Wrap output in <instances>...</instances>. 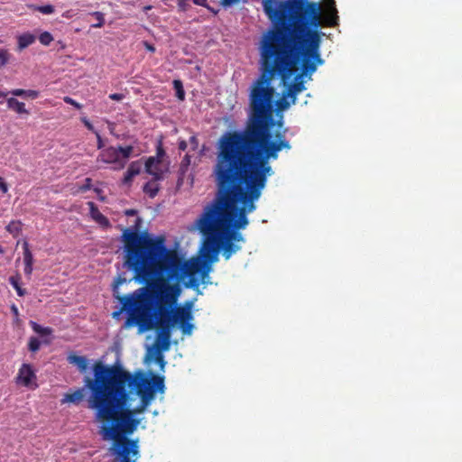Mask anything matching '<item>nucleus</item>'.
<instances>
[{"instance_id": "obj_1", "label": "nucleus", "mask_w": 462, "mask_h": 462, "mask_svg": "<svg viewBox=\"0 0 462 462\" xmlns=\"http://www.w3.org/2000/svg\"><path fill=\"white\" fill-rule=\"evenodd\" d=\"M258 50L260 75L250 88L247 121L243 130L227 131L218 139L213 167L217 192L194 222L206 236L204 255L211 260L220 249L226 260L241 249L236 243L245 239L239 230L248 225L247 214L255 210L254 203L273 173L269 161L291 148L285 131H272L275 125L272 81L278 77L285 85L297 59L281 39L266 32Z\"/></svg>"}, {"instance_id": "obj_2", "label": "nucleus", "mask_w": 462, "mask_h": 462, "mask_svg": "<svg viewBox=\"0 0 462 462\" xmlns=\"http://www.w3.org/2000/svg\"><path fill=\"white\" fill-rule=\"evenodd\" d=\"M142 219L137 217L133 227L123 228L120 241L124 248V266L133 272V280L143 286L129 294L116 296L121 303L120 311L127 313L126 328L137 326L141 332L157 329L156 337L171 340V328L179 325L184 335L193 330L191 303L177 306L181 293V283L185 287L199 289L200 274L202 281L210 271V264L217 261L204 255V244L199 258L185 260L176 249L168 248L165 237L151 236L140 232Z\"/></svg>"}, {"instance_id": "obj_3", "label": "nucleus", "mask_w": 462, "mask_h": 462, "mask_svg": "<svg viewBox=\"0 0 462 462\" xmlns=\"http://www.w3.org/2000/svg\"><path fill=\"white\" fill-rule=\"evenodd\" d=\"M92 370L93 377L86 376L83 382L90 393L88 407L96 411L97 420L134 433L140 424L134 415L145 411L156 391L163 392V377L133 375L121 366L106 365L100 361L93 365Z\"/></svg>"}, {"instance_id": "obj_4", "label": "nucleus", "mask_w": 462, "mask_h": 462, "mask_svg": "<svg viewBox=\"0 0 462 462\" xmlns=\"http://www.w3.org/2000/svg\"><path fill=\"white\" fill-rule=\"evenodd\" d=\"M263 9L273 23L265 32L280 30L291 42H304L320 25V7L316 2L264 0Z\"/></svg>"}, {"instance_id": "obj_5", "label": "nucleus", "mask_w": 462, "mask_h": 462, "mask_svg": "<svg viewBox=\"0 0 462 462\" xmlns=\"http://www.w3.org/2000/svg\"><path fill=\"white\" fill-rule=\"evenodd\" d=\"M271 35H275L281 39L282 42L291 51L297 59L295 70L292 72L293 81L284 85L286 86L285 91L294 105L298 94L306 89L304 77L311 79V75L317 70L318 66L324 63L319 52L320 33L319 32H311L309 39H305L304 42H291L280 30L266 32V36Z\"/></svg>"}, {"instance_id": "obj_6", "label": "nucleus", "mask_w": 462, "mask_h": 462, "mask_svg": "<svg viewBox=\"0 0 462 462\" xmlns=\"http://www.w3.org/2000/svg\"><path fill=\"white\" fill-rule=\"evenodd\" d=\"M100 434L103 439L113 441L110 451L115 457V462H137L139 458L138 439L128 438L133 433H127L117 427L103 423Z\"/></svg>"}, {"instance_id": "obj_7", "label": "nucleus", "mask_w": 462, "mask_h": 462, "mask_svg": "<svg viewBox=\"0 0 462 462\" xmlns=\"http://www.w3.org/2000/svg\"><path fill=\"white\" fill-rule=\"evenodd\" d=\"M134 148L132 145L109 146L103 149L97 158V162L112 164L114 170H122L132 157Z\"/></svg>"}, {"instance_id": "obj_8", "label": "nucleus", "mask_w": 462, "mask_h": 462, "mask_svg": "<svg viewBox=\"0 0 462 462\" xmlns=\"http://www.w3.org/2000/svg\"><path fill=\"white\" fill-rule=\"evenodd\" d=\"M34 380H36V374L32 366L29 364H23L18 371L16 383L28 387Z\"/></svg>"}, {"instance_id": "obj_9", "label": "nucleus", "mask_w": 462, "mask_h": 462, "mask_svg": "<svg viewBox=\"0 0 462 462\" xmlns=\"http://www.w3.org/2000/svg\"><path fill=\"white\" fill-rule=\"evenodd\" d=\"M88 206L89 208V215L95 222L104 228L111 226L109 219L99 211L97 206L94 202H88Z\"/></svg>"}, {"instance_id": "obj_10", "label": "nucleus", "mask_w": 462, "mask_h": 462, "mask_svg": "<svg viewBox=\"0 0 462 462\" xmlns=\"http://www.w3.org/2000/svg\"><path fill=\"white\" fill-rule=\"evenodd\" d=\"M68 362L77 366L78 370L81 374H85L88 370L89 361L86 356H78L75 353H71L68 356Z\"/></svg>"}, {"instance_id": "obj_11", "label": "nucleus", "mask_w": 462, "mask_h": 462, "mask_svg": "<svg viewBox=\"0 0 462 462\" xmlns=\"http://www.w3.org/2000/svg\"><path fill=\"white\" fill-rule=\"evenodd\" d=\"M160 164L157 158L151 156L145 162V171L155 177V180H162L163 172L158 168Z\"/></svg>"}, {"instance_id": "obj_12", "label": "nucleus", "mask_w": 462, "mask_h": 462, "mask_svg": "<svg viewBox=\"0 0 462 462\" xmlns=\"http://www.w3.org/2000/svg\"><path fill=\"white\" fill-rule=\"evenodd\" d=\"M23 263H24V273L26 276L30 277L32 273V265H33V255L30 250L29 244L27 241H24L23 244Z\"/></svg>"}, {"instance_id": "obj_13", "label": "nucleus", "mask_w": 462, "mask_h": 462, "mask_svg": "<svg viewBox=\"0 0 462 462\" xmlns=\"http://www.w3.org/2000/svg\"><path fill=\"white\" fill-rule=\"evenodd\" d=\"M339 17L337 10L335 7V2L332 0V5L324 15V23L327 27H335L338 24Z\"/></svg>"}, {"instance_id": "obj_14", "label": "nucleus", "mask_w": 462, "mask_h": 462, "mask_svg": "<svg viewBox=\"0 0 462 462\" xmlns=\"http://www.w3.org/2000/svg\"><path fill=\"white\" fill-rule=\"evenodd\" d=\"M7 107L19 115H29V111L25 108V105L23 102L18 101L14 97H9L6 100Z\"/></svg>"}, {"instance_id": "obj_15", "label": "nucleus", "mask_w": 462, "mask_h": 462, "mask_svg": "<svg viewBox=\"0 0 462 462\" xmlns=\"http://www.w3.org/2000/svg\"><path fill=\"white\" fill-rule=\"evenodd\" d=\"M159 180H155V177H153L152 180L146 182L143 188V192L151 199L155 198L160 190Z\"/></svg>"}, {"instance_id": "obj_16", "label": "nucleus", "mask_w": 462, "mask_h": 462, "mask_svg": "<svg viewBox=\"0 0 462 462\" xmlns=\"http://www.w3.org/2000/svg\"><path fill=\"white\" fill-rule=\"evenodd\" d=\"M35 36L30 32H25L18 36V49L22 51L35 42Z\"/></svg>"}, {"instance_id": "obj_17", "label": "nucleus", "mask_w": 462, "mask_h": 462, "mask_svg": "<svg viewBox=\"0 0 462 462\" xmlns=\"http://www.w3.org/2000/svg\"><path fill=\"white\" fill-rule=\"evenodd\" d=\"M21 280H22V277H21V275L19 273L12 275L8 279L9 283L16 291L18 296L23 297V296H24L26 294V291L22 288V286H21Z\"/></svg>"}, {"instance_id": "obj_18", "label": "nucleus", "mask_w": 462, "mask_h": 462, "mask_svg": "<svg viewBox=\"0 0 462 462\" xmlns=\"http://www.w3.org/2000/svg\"><path fill=\"white\" fill-rule=\"evenodd\" d=\"M84 390H85V388H79L71 393L66 394L63 399V402H71V403L80 402L84 398Z\"/></svg>"}, {"instance_id": "obj_19", "label": "nucleus", "mask_w": 462, "mask_h": 462, "mask_svg": "<svg viewBox=\"0 0 462 462\" xmlns=\"http://www.w3.org/2000/svg\"><path fill=\"white\" fill-rule=\"evenodd\" d=\"M30 326L32 330L42 337L50 336L52 334L53 329L50 327H42L35 321H30Z\"/></svg>"}, {"instance_id": "obj_20", "label": "nucleus", "mask_w": 462, "mask_h": 462, "mask_svg": "<svg viewBox=\"0 0 462 462\" xmlns=\"http://www.w3.org/2000/svg\"><path fill=\"white\" fill-rule=\"evenodd\" d=\"M289 97H290L287 95V92H286V91H284V92L282 93V97H281V98H279V99L275 102L276 109H277L278 111H284V110H286V109H288V108H289V106H291V104H292V103H291V102H290V101H288V98H289Z\"/></svg>"}, {"instance_id": "obj_21", "label": "nucleus", "mask_w": 462, "mask_h": 462, "mask_svg": "<svg viewBox=\"0 0 462 462\" xmlns=\"http://www.w3.org/2000/svg\"><path fill=\"white\" fill-rule=\"evenodd\" d=\"M22 226H23V224L19 220L11 221L6 226V231L9 232L14 236H17L22 231Z\"/></svg>"}, {"instance_id": "obj_22", "label": "nucleus", "mask_w": 462, "mask_h": 462, "mask_svg": "<svg viewBox=\"0 0 462 462\" xmlns=\"http://www.w3.org/2000/svg\"><path fill=\"white\" fill-rule=\"evenodd\" d=\"M171 346V340L165 339V338H160L159 337H156L155 339V347L157 349V352H162L169 350Z\"/></svg>"}, {"instance_id": "obj_23", "label": "nucleus", "mask_w": 462, "mask_h": 462, "mask_svg": "<svg viewBox=\"0 0 462 462\" xmlns=\"http://www.w3.org/2000/svg\"><path fill=\"white\" fill-rule=\"evenodd\" d=\"M173 88L176 91V97H178V99H180L181 101L184 100L185 99V91L183 88L182 82L180 79L173 80Z\"/></svg>"}, {"instance_id": "obj_24", "label": "nucleus", "mask_w": 462, "mask_h": 462, "mask_svg": "<svg viewBox=\"0 0 462 462\" xmlns=\"http://www.w3.org/2000/svg\"><path fill=\"white\" fill-rule=\"evenodd\" d=\"M32 8L33 10L38 11L43 14H51L55 11L54 6L51 5H33Z\"/></svg>"}, {"instance_id": "obj_25", "label": "nucleus", "mask_w": 462, "mask_h": 462, "mask_svg": "<svg viewBox=\"0 0 462 462\" xmlns=\"http://www.w3.org/2000/svg\"><path fill=\"white\" fill-rule=\"evenodd\" d=\"M39 41L42 45L49 46L53 41V37L49 32H43L40 34Z\"/></svg>"}, {"instance_id": "obj_26", "label": "nucleus", "mask_w": 462, "mask_h": 462, "mask_svg": "<svg viewBox=\"0 0 462 462\" xmlns=\"http://www.w3.org/2000/svg\"><path fill=\"white\" fill-rule=\"evenodd\" d=\"M41 342L35 337H31L28 342V349L31 352H37L40 349Z\"/></svg>"}, {"instance_id": "obj_27", "label": "nucleus", "mask_w": 462, "mask_h": 462, "mask_svg": "<svg viewBox=\"0 0 462 462\" xmlns=\"http://www.w3.org/2000/svg\"><path fill=\"white\" fill-rule=\"evenodd\" d=\"M91 15H93L97 19V23H94L91 26L93 28H101L105 23L104 14L101 12L97 11V12H93L91 14Z\"/></svg>"}, {"instance_id": "obj_28", "label": "nucleus", "mask_w": 462, "mask_h": 462, "mask_svg": "<svg viewBox=\"0 0 462 462\" xmlns=\"http://www.w3.org/2000/svg\"><path fill=\"white\" fill-rule=\"evenodd\" d=\"M129 171H131L135 176L138 175L142 171V162L141 161L132 162L128 166Z\"/></svg>"}, {"instance_id": "obj_29", "label": "nucleus", "mask_w": 462, "mask_h": 462, "mask_svg": "<svg viewBox=\"0 0 462 462\" xmlns=\"http://www.w3.org/2000/svg\"><path fill=\"white\" fill-rule=\"evenodd\" d=\"M164 155H165V151L162 147V142H160L156 147V156H154V157L159 160L160 163H162V158L164 157Z\"/></svg>"}, {"instance_id": "obj_30", "label": "nucleus", "mask_w": 462, "mask_h": 462, "mask_svg": "<svg viewBox=\"0 0 462 462\" xmlns=\"http://www.w3.org/2000/svg\"><path fill=\"white\" fill-rule=\"evenodd\" d=\"M63 101L66 103V104H69V105H71L73 106L74 107H76L77 109H80L82 108V105L79 104V102H77L76 100H74L73 98H71L70 97H63Z\"/></svg>"}, {"instance_id": "obj_31", "label": "nucleus", "mask_w": 462, "mask_h": 462, "mask_svg": "<svg viewBox=\"0 0 462 462\" xmlns=\"http://www.w3.org/2000/svg\"><path fill=\"white\" fill-rule=\"evenodd\" d=\"M134 177H135V175L131 171H129V169H127L123 179V183L130 184Z\"/></svg>"}, {"instance_id": "obj_32", "label": "nucleus", "mask_w": 462, "mask_h": 462, "mask_svg": "<svg viewBox=\"0 0 462 462\" xmlns=\"http://www.w3.org/2000/svg\"><path fill=\"white\" fill-rule=\"evenodd\" d=\"M40 95V92L37 91V90H32V89H28V90H25V94H24V97H28V98H31V99H35L39 97Z\"/></svg>"}, {"instance_id": "obj_33", "label": "nucleus", "mask_w": 462, "mask_h": 462, "mask_svg": "<svg viewBox=\"0 0 462 462\" xmlns=\"http://www.w3.org/2000/svg\"><path fill=\"white\" fill-rule=\"evenodd\" d=\"M81 122L84 124V125L91 132L95 134V132H97L93 125L90 123V121L86 117H81Z\"/></svg>"}, {"instance_id": "obj_34", "label": "nucleus", "mask_w": 462, "mask_h": 462, "mask_svg": "<svg viewBox=\"0 0 462 462\" xmlns=\"http://www.w3.org/2000/svg\"><path fill=\"white\" fill-rule=\"evenodd\" d=\"M92 187V180L90 178H87L85 180V183L79 187V190L80 191H87L88 189H90Z\"/></svg>"}, {"instance_id": "obj_35", "label": "nucleus", "mask_w": 462, "mask_h": 462, "mask_svg": "<svg viewBox=\"0 0 462 462\" xmlns=\"http://www.w3.org/2000/svg\"><path fill=\"white\" fill-rule=\"evenodd\" d=\"M8 62V55L5 51L0 50V65L4 66Z\"/></svg>"}, {"instance_id": "obj_36", "label": "nucleus", "mask_w": 462, "mask_h": 462, "mask_svg": "<svg viewBox=\"0 0 462 462\" xmlns=\"http://www.w3.org/2000/svg\"><path fill=\"white\" fill-rule=\"evenodd\" d=\"M189 143L193 151H196L199 147V140L196 135H192L189 138Z\"/></svg>"}, {"instance_id": "obj_37", "label": "nucleus", "mask_w": 462, "mask_h": 462, "mask_svg": "<svg viewBox=\"0 0 462 462\" xmlns=\"http://www.w3.org/2000/svg\"><path fill=\"white\" fill-rule=\"evenodd\" d=\"M10 94H12L14 97H24L25 89L15 88L11 90Z\"/></svg>"}, {"instance_id": "obj_38", "label": "nucleus", "mask_w": 462, "mask_h": 462, "mask_svg": "<svg viewBox=\"0 0 462 462\" xmlns=\"http://www.w3.org/2000/svg\"><path fill=\"white\" fill-rule=\"evenodd\" d=\"M190 162H191V157L189 155V154H185V156L183 157L182 161H181V168H187L189 164H190Z\"/></svg>"}, {"instance_id": "obj_39", "label": "nucleus", "mask_w": 462, "mask_h": 462, "mask_svg": "<svg viewBox=\"0 0 462 462\" xmlns=\"http://www.w3.org/2000/svg\"><path fill=\"white\" fill-rule=\"evenodd\" d=\"M155 360L161 365V367H163L165 362H164V358H163L162 352L156 353Z\"/></svg>"}, {"instance_id": "obj_40", "label": "nucleus", "mask_w": 462, "mask_h": 462, "mask_svg": "<svg viewBox=\"0 0 462 462\" xmlns=\"http://www.w3.org/2000/svg\"><path fill=\"white\" fill-rule=\"evenodd\" d=\"M124 97H125V96L123 94H121V93H113V94L109 95V98L111 100H115V101H120Z\"/></svg>"}, {"instance_id": "obj_41", "label": "nucleus", "mask_w": 462, "mask_h": 462, "mask_svg": "<svg viewBox=\"0 0 462 462\" xmlns=\"http://www.w3.org/2000/svg\"><path fill=\"white\" fill-rule=\"evenodd\" d=\"M0 190L3 193H7L8 191V185L2 177H0Z\"/></svg>"}, {"instance_id": "obj_42", "label": "nucleus", "mask_w": 462, "mask_h": 462, "mask_svg": "<svg viewBox=\"0 0 462 462\" xmlns=\"http://www.w3.org/2000/svg\"><path fill=\"white\" fill-rule=\"evenodd\" d=\"M95 134L97 136V149H102L104 147V143H103L102 137L98 132H95Z\"/></svg>"}, {"instance_id": "obj_43", "label": "nucleus", "mask_w": 462, "mask_h": 462, "mask_svg": "<svg viewBox=\"0 0 462 462\" xmlns=\"http://www.w3.org/2000/svg\"><path fill=\"white\" fill-rule=\"evenodd\" d=\"M11 311L15 318V321L18 322L19 321V310H18V308L14 304H13L11 306Z\"/></svg>"}, {"instance_id": "obj_44", "label": "nucleus", "mask_w": 462, "mask_h": 462, "mask_svg": "<svg viewBox=\"0 0 462 462\" xmlns=\"http://www.w3.org/2000/svg\"><path fill=\"white\" fill-rule=\"evenodd\" d=\"M188 147V143L185 140H180L178 143V148L180 151H185Z\"/></svg>"}, {"instance_id": "obj_45", "label": "nucleus", "mask_w": 462, "mask_h": 462, "mask_svg": "<svg viewBox=\"0 0 462 462\" xmlns=\"http://www.w3.org/2000/svg\"><path fill=\"white\" fill-rule=\"evenodd\" d=\"M193 3L197 5L200 6H206L207 5V0H193Z\"/></svg>"}, {"instance_id": "obj_46", "label": "nucleus", "mask_w": 462, "mask_h": 462, "mask_svg": "<svg viewBox=\"0 0 462 462\" xmlns=\"http://www.w3.org/2000/svg\"><path fill=\"white\" fill-rule=\"evenodd\" d=\"M144 46H145V48H146L148 51H152V52H154V51H155V48H154V46H153V45H152V44H150V43H148L147 42H144Z\"/></svg>"}, {"instance_id": "obj_47", "label": "nucleus", "mask_w": 462, "mask_h": 462, "mask_svg": "<svg viewBox=\"0 0 462 462\" xmlns=\"http://www.w3.org/2000/svg\"><path fill=\"white\" fill-rule=\"evenodd\" d=\"M126 280L125 278H121L120 276L117 278L116 282V287H117L119 284H122L124 282H125Z\"/></svg>"}, {"instance_id": "obj_48", "label": "nucleus", "mask_w": 462, "mask_h": 462, "mask_svg": "<svg viewBox=\"0 0 462 462\" xmlns=\"http://www.w3.org/2000/svg\"><path fill=\"white\" fill-rule=\"evenodd\" d=\"M235 3H229L227 2L226 0H221V5L223 6H231L232 5H234Z\"/></svg>"}, {"instance_id": "obj_49", "label": "nucleus", "mask_w": 462, "mask_h": 462, "mask_svg": "<svg viewBox=\"0 0 462 462\" xmlns=\"http://www.w3.org/2000/svg\"><path fill=\"white\" fill-rule=\"evenodd\" d=\"M125 214L127 216H134V215L136 214V211L134 209H128V210L125 211Z\"/></svg>"}, {"instance_id": "obj_50", "label": "nucleus", "mask_w": 462, "mask_h": 462, "mask_svg": "<svg viewBox=\"0 0 462 462\" xmlns=\"http://www.w3.org/2000/svg\"><path fill=\"white\" fill-rule=\"evenodd\" d=\"M63 17H66V18H69L70 15H69V11H67L65 12L63 14H62Z\"/></svg>"}, {"instance_id": "obj_51", "label": "nucleus", "mask_w": 462, "mask_h": 462, "mask_svg": "<svg viewBox=\"0 0 462 462\" xmlns=\"http://www.w3.org/2000/svg\"><path fill=\"white\" fill-rule=\"evenodd\" d=\"M6 96H7V94H6V93H4V92H2V91L0 90V98H2V97H5Z\"/></svg>"}, {"instance_id": "obj_52", "label": "nucleus", "mask_w": 462, "mask_h": 462, "mask_svg": "<svg viewBox=\"0 0 462 462\" xmlns=\"http://www.w3.org/2000/svg\"><path fill=\"white\" fill-rule=\"evenodd\" d=\"M229 3H237L239 0H226Z\"/></svg>"}, {"instance_id": "obj_53", "label": "nucleus", "mask_w": 462, "mask_h": 462, "mask_svg": "<svg viewBox=\"0 0 462 462\" xmlns=\"http://www.w3.org/2000/svg\"><path fill=\"white\" fill-rule=\"evenodd\" d=\"M277 125H278V126H282V120H279V121L277 122Z\"/></svg>"}, {"instance_id": "obj_54", "label": "nucleus", "mask_w": 462, "mask_h": 462, "mask_svg": "<svg viewBox=\"0 0 462 462\" xmlns=\"http://www.w3.org/2000/svg\"><path fill=\"white\" fill-rule=\"evenodd\" d=\"M4 252H5V251H4L3 247L0 245V254H4Z\"/></svg>"}]
</instances>
